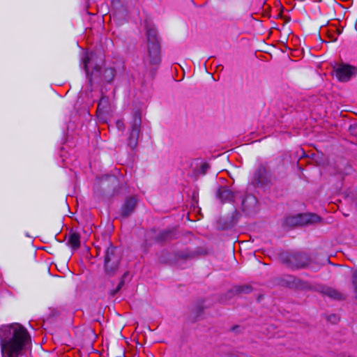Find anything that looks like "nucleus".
<instances>
[{
  "label": "nucleus",
  "instance_id": "6ab92c4d",
  "mask_svg": "<svg viewBox=\"0 0 357 357\" xmlns=\"http://www.w3.org/2000/svg\"><path fill=\"white\" fill-rule=\"evenodd\" d=\"M173 237V232L171 230H162L156 236L159 242L170 240Z\"/></svg>",
  "mask_w": 357,
  "mask_h": 357
},
{
  "label": "nucleus",
  "instance_id": "9d476101",
  "mask_svg": "<svg viewBox=\"0 0 357 357\" xmlns=\"http://www.w3.org/2000/svg\"><path fill=\"white\" fill-rule=\"evenodd\" d=\"M355 73V68L349 65H340L335 70L336 77L341 82H347Z\"/></svg>",
  "mask_w": 357,
  "mask_h": 357
},
{
  "label": "nucleus",
  "instance_id": "423d86ee",
  "mask_svg": "<svg viewBox=\"0 0 357 357\" xmlns=\"http://www.w3.org/2000/svg\"><path fill=\"white\" fill-rule=\"evenodd\" d=\"M130 132L128 138V146L134 149L137 146L139 137L141 133L142 113L137 109L132 114V120L130 122Z\"/></svg>",
  "mask_w": 357,
  "mask_h": 357
},
{
  "label": "nucleus",
  "instance_id": "5701e85b",
  "mask_svg": "<svg viewBox=\"0 0 357 357\" xmlns=\"http://www.w3.org/2000/svg\"><path fill=\"white\" fill-rule=\"evenodd\" d=\"M195 256V252H182L180 257L183 259H191Z\"/></svg>",
  "mask_w": 357,
  "mask_h": 357
},
{
  "label": "nucleus",
  "instance_id": "aec40b11",
  "mask_svg": "<svg viewBox=\"0 0 357 357\" xmlns=\"http://www.w3.org/2000/svg\"><path fill=\"white\" fill-rule=\"evenodd\" d=\"M116 75V70L113 68H106L103 73V79L108 83L111 82Z\"/></svg>",
  "mask_w": 357,
  "mask_h": 357
},
{
  "label": "nucleus",
  "instance_id": "f257e3e1",
  "mask_svg": "<svg viewBox=\"0 0 357 357\" xmlns=\"http://www.w3.org/2000/svg\"><path fill=\"white\" fill-rule=\"evenodd\" d=\"M0 340L3 357H22L31 338L25 328L13 324L0 328Z\"/></svg>",
  "mask_w": 357,
  "mask_h": 357
},
{
  "label": "nucleus",
  "instance_id": "b1692460",
  "mask_svg": "<svg viewBox=\"0 0 357 357\" xmlns=\"http://www.w3.org/2000/svg\"><path fill=\"white\" fill-rule=\"evenodd\" d=\"M328 319L331 322H332L333 324H335V323H337L339 321V317L337 315H335V314H331V315H330L328 317Z\"/></svg>",
  "mask_w": 357,
  "mask_h": 357
},
{
  "label": "nucleus",
  "instance_id": "4468645a",
  "mask_svg": "<svg viewBox=\"0 0 357 357\" xmlns=\"http://www.w3.org/2000/svg\"><path fill=\"white\" fill-rule=\"evenodd\" d=\"M320 292L334 300L341 301L345 299V296L342 293L332 287H321Z\"/></svg>",
  "mask_w": 357,
  "mask_h": 357
},
{
  "label": "nucleus",
  "instance_id": "0eeeda50",
  "mask_svg": "<svg viewBox=\"0 0 357 357\" xmlns=\"http://www.w3.org/2000/svg\"><path fill=\"white\" fill-rule=\"evenodd\" d=\"M82 63L84 69L91 82L100 77V66L97 63L96 54L95 53H86L82 59Z\"/></svg>",
  "mask_w": 357,
  "mask_h": 357
},
{
  "label": "nucleus",
  "instance_id": "6e6552de",
  "mask_svg": "<svg viewBox=\"0 0 357 357\" xmlns=\"http://www.w3.org/2000/svg\"><path fill=\"white\" fill-rule=\"evenodd\" d=\"M271 181V174L269 169L264 165H260L257 168L253 175V183L257 185H264Z\"/></svg>",
  "mask_w": 357,
  "mask_h": 357
},
{
  "label": "nucleus",
  "instance_id": "393cba45",
  "mask_svg": "<svg viewBox=\"0 0 357 357\" xmlns=\"http://www.w3.org/2000/svg\"><path fill=\"white\" fill-rule=\"evenodd\" d=\"M116 125L119 130H123L125 128V124L122 120H118Z\"/></svg>",
  "mask_w": 357,
  "mask_h": 357
},
{
  "label": "nucleus",
  "instance_id": "7ed1b4c3",
  "mask_svg": "<svg viewBox=\"0 0 357 357\" xmlns=\"http://www.w3.org/2000/svg\"><path fill=\"white\" fill-rule=\"evenodd\" d=\"M282 264L292 270L306 268L311 262V259L304 252H282L280 255Z\"/></svg>",
  "mask_w": 357,
  "mask_h": 357
},
{
  "label": "nucleus",
  "instance_id": "39448f33",
  "mask_svg": "<svg viewBox=\"0 0 357 357\" xmlns=\"http://www.w3.org/2000/svg\"><path fill=\"white\" fill-rule=\"evenodd\" d=\"M319 220L320 218L316 214L300 213L286 217L282 222V227L284 228H292L316 223Z\"/></svg>",
  "mask_w": 357,
  "mask_h": 357
},
{
  "label": "nucleus",
  "instance_id": "dca6fc26",
  "mask_svg": "<svg viewBox=\"0 0 357 357\" xmlns=\"http://www.w3.org/2000/svg\"><path fill=\"white\" fill-rule=\"evenodd\" d=\"M68 242L73 249H77L80 246L79 234L77 232L70 233Z\"/></svg>",
  "mask_w": 357,
  "mask_h": 357
},
{
  "label": "nucleus",
  "instance_id": "f8f14e48",
  "mask_svg": "<svg viewBox=\"0 0 357 357\" xmlns=\"http://www.w3.org/2000/svg\"><path fill=\"white\" fill-rule=\"evenodd\" d=\"M217 197L221 202H232L236 197V194L227 186H220L216 193Z\"/></svg>",
  "mask_w": 357,
  "mask_h": 357
},
{
  "label": "nucleus",
  "instance_id": "2eb2a0df",
  "mask_svg": "<svg viewBox=\"0 0 357 357\" xmlns=\"http://www.w3.org/2000/svg\"><path fill=\"white\" fill-rule=\"evenodd\" d=\"M252 291V288L249 286H238L231 289L226 294L225 300L231 298L234 295L240 294L241 293H250Z\"/></svg>",
  "mask_w": 357,
  "mask_h": 357
},
{
  "label": "nucleus",
  "instance_id": "9b49d317",
  "mask_svg": "<svg viewBox=\"0 0 357 357\" xmlns=\"http://www.w3.org/2000/svg\"><path fill=\"white\" fill-rule=\"evenodd\" d=\"M137 204V200L135 197H130L127 198L123 204L120 215L123 218H127L131 215Z\"/></svg>",
  "mask_w": 357,
  "mask_h": 357
},
{
  "label": "nucleus",
  "instance_id": "a211bd4d",
  "mask_svg": "<svg viewBox=\"0 0 357 357\" xmlns=\"http://www.w3.org/2000/svg\"><path fill=\"white\" fill-rule=\"evenodd\" d=\"M109 107V101L107 97L103 96L101 98L98 102L97 112L99 113H104L108 112Z\"/></svg>",
  "mask_w": 357,
  "mask_h": 357
},
{
  "label": "nucleus",
  "instance_id": "1a4fd4ad",
  "mask_svg": "<svg viewBox=\"0 0 357 357\" xmlns=\"http://www.w3.org/2000/svg\"><path fill=\"white\" fill-rule=\"evenodd\" d=\"M284 284L289 288L299 290H307L311 288L310 284L305 281L291 275L287 276L283 279Z\"/></svg>",
  "mask_w": 357,
  "mask_h": 357
},
{
  "label": "nucleus",
  "instance_id": "20e7f679",
  "mask_svg": "<svg viewBox=\"0 0 357 357\" xmlns=\"http://www.w3.org/2000/svg\"><path fill=\"white\" fill-rule=\"evenodd\" d=\"M121 261V254L117 248L112 245L105 251L104 270L108 276H113L118 271Z\"/></svg>",
  "mask_w": 357,
  "mask_h": 357
},
{
  "label": "nucleus",
  "instance_id": "f3484780",
  "mask_svg": "<svg viewBox=\"0 0 357 357\" xmlns=\"http://www.w3.org/2000/svg\"><path fill=\"white\" fill-rule=\"evenodd\" d=\"M350 283L354 296L357 301V268L351 270Z\"/></svg>",
  "mask_w": 357,
  "mask_h": 357
},
{
  "label": "nucleus",
  "instance_id": "412c9836",
  "mask_svg": "<svg viewBox=\"0 0 357 357\" xmlns=\"http://www.w3.org/2000/svg\"><path fill=\"white\" fill-rule=\"evenodd\" d=\"M128 272H126V273H125L123 274V275L122 276V278L121 279V281L119 282V283L117 285L116 288L115 289L112 290L110 291V295L111 296H114V295H116L121 290L122 287L124 285V280L128 276Z\"/></svg>",
  "mask_w": 357,
  "mask_h": 357
},
{
  "label": "nucleus",
  "instance_id": "4be33fe9",
  "mask_svg": "<svg viewBox=\"0 0 357 357\" xmlns=\"http://www.w3.org/2000/svg\"><path fill=\"white\" fill-rule=\"evenodd\" d=\"M209 168L210 165L207 162H204L200 167L199 173L204 175L206 174Z\"/></svg>",
  "mask_w": 357,
  "mask_h": 357
},
{
  "label": "nucleus",
  "instance_id": "ddd939ff",
  "mask_svg": "<svg viewBox=\"0 0 357 357\" xmlns=\"http://www.w3.org/2000/svg\"><path fill=\"white\" fill-rule=\"evenodd\" d=\"M257 204V198L252 195H247L242 200V209L243 211L249 213L256 208Z\"/></svg>",
  "mask_w": 357,
  "mask_h": 357
},
{
  "label": "nucleus",
  "instance_id": "f03ea898",
  "mask_svg": "<svg viewBox=\"0 0 357 357\" xmlns=\"http://www.w3.org/2000/svg\"><path fill=\"white\" fill-rule=\"evenodd\" d=\"M148 54L144 59V64L154 74L161 62L160 46L155 29L147 31Z\"/></svg>",
  "mask_w": 357,
  "mask_h": 357
}]
</instances>
